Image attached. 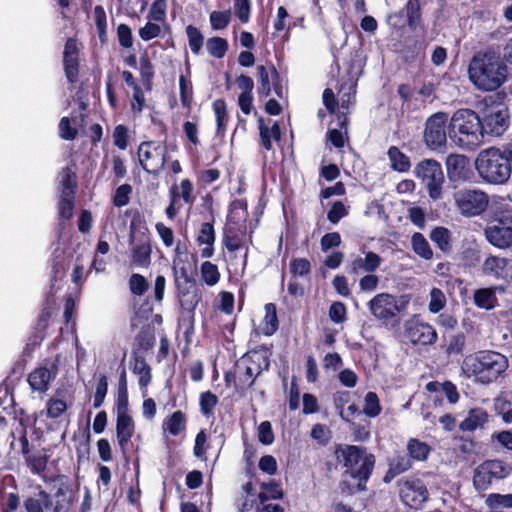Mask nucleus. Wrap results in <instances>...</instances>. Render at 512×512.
<instances>
[{"instance_id": "6ab92c4d", "label": "nucleus", "mask_w": 512, "mask_h": 512, "mask_svg": "<svg viewBox=\"0 0 512 512\" xmlns=\"http://www.w3.org/2000/svg\"><path fill=\"white\" fill-rule=\"evenodd\" d=\"M21 451L25 455V461L31 473L44 476L49 460V454L45 449L29 452V442L25 436L20 438Z\"/></svg>"}, {"instance_id": "1a4fd4ad", "label": "nucleus", "mask_w": 512, "mask_h": 512, "mask_svg": "<svg viewBox=\"0 0 512 512\" xmlns=\"http://www.w3.org/2000/svg\"><path fill=\"white\" fill-rule=\"evenodd\" d=\"M415 175L421 180L432 200L442 197V189L445 181L442 166L433 159H425L415 167Z\"/></svg>"}, {"instance_id": "603ef678", "label": "nucleus", "mask_w": 512, "mask_h": 512, "mask_svg": "<svg viewBox=\"0 0 512 512\" xmlns=\"http://www.w3.org/2000/svg\"><path fill=\"white\" fill-rule=\"evenodd\" d=\"M209 18L213 30H223L231 21V11H213Z\"/></svg>"}, {"instance_id": "864d4df0", "label": "nucleus", "mask_w": 512, "mask_h": 512, "mask_svg": "<svg viewBox=\"0 0 512 512\" xmlns=\"http://www.w3.org/2000/svg\"><path fill=\"white\" fill-rule=\"evenodd\" d=\"M412 467V460L406 455H397L390 463L389 473L398 475L408 471Z\"/></svg>"}, {"instance_id": "c03bdc74", "label": "nucleus", "mask_w": 512, "mask_h": 512, "mask_svg": "<svg viewBox=\"0 0 512 512\" xmlns=\"http://www.w3.org/2000/svg\"><path fill=\"white\" fill-rule=\"evenodd\" d=\"M412 248L413 251L420 257L429 260L433 256V252L430 248L428 241L421 233H414L412 236Z\"/></svg>"}, {"instance_id": "aec40b11", "label": "nucleus", "mask_w": 512, "mask_h": 512, "mask_svg": "<svg viewBox=\"0 0 512 512\" xmlns=\"http://www.w3.org/2000/svg\"><path fill=\"white\" fill-rule=\"evenodd\" d=\"M73 404V397L66 391L57 390L45 404V409L41 411V415H45L49 419H59Z\"/></svg>"}, {"instance_id": "de8ad7c7", "label": "nucleus", "mask_w": 512, "mask_h": 512, "mask_svg": "<svg viewBox=\"0 0 512 512\" xmlns=\"http://www.w3.org/2000/svg\"><path fill=\"white\" fill-rule=\"evenodd\" d=\"M493 479H503L511 473V467L501 460H488L484 462Z\"/></svg>"}, {"instance_id": "4c0bfd02", "label": "nucleus", "mask_w": 512, "mask_h": 512, "mask_svg": "<svg viewBox=\"0 0 512 512\" xmlns=\"http://www.w3.org/2000/svg\"><path fill=\"white\" fill-rule=\"evenodd\" d=\"M167 9V0H154L149 8L147 20H155V22L167 24Z\"/></svg>"}, {"instance_id": "7ed1b4c3", "label": "nucleus", "mask_w": 512, "mask_h": 512, "mask_svg": "<svg viewBox=\"0 0 512 512\" xmlns=\"http://www.w3.org/2000/svg\"><path fill=\"white\" fill-rule=\"evenodd\" d=\"M450 139L458 147L472 150L483 141L482 121L471 109H459L452 115L448 126Z\"/></svg>"}, {"instance_id": "09e8293b", "label": "nucleus", "mask_w": 512, "mask_h": 512, "mask_svg": "<svg viewBox=\"0 0 512 512\" xmlns=\"http://www.w3.org/2000/svg\"><path fill=\"white\" fill-rule=\"evenodd\" d=\"M213 110L216 117L217 134L223 135L227 124V109L225 101L222 99L215 100L213 102Z\"/></svg>"}, {"instance_id": "2f4dec72", "label": "nucleus", "mask_w": 512, "mask_h": 512, "mask_svg": "<svg viewBox=\"0 0 512 512\" xmlns=\"http://www.w3.org/2000/svg\"><path fill=\"white\" fill-rule=\"evenodd\" d=\"M406 449L411 460L419 462L426 461L431 452V447L427 443L416 438L408 440Z\"/></svg>"}, {"instance_id": "6e6d98bb", "label": "nucleus", "mask_w": 512, "mask_h": 512, "mask_svg": "<svg viewBox=\"0 0 512 512\" xmlns=\"http://www.w3.org/2000/svg\"><path fill=\"white\" fill-rule=\"evenodd\" d=\"M108 391V380L105 375H101L95 389L93 397V407L99 408L105 400Z\"/></svg>"}, {"instance_id": "13d9d810", "label": "nucleus", "mask_w": 512, "mask_h": 512, "mask_svg": "<svg viewBox=\"0 0 512 512\" xmlns=\"http://www.w3.org/2000/svg\"><path fill=\"white\" fill-rule=\"evenodd\" d=\"M180 100L184 107H189L193 98V88L191 82L183 75L179 78Z\"/></svg>"}, {"instance_id": "0e129e2a", "label": "nucleus", "mask_w": 512, "mask_h": 512, "mask_svg": "<svg viewBox=\"0 0 512 512\" xmlns=\"http://www.w3.org/2000/svg\"><path fill=\"white\" fill-rule=\"evenodd\" d=\"M128 128L125 125L119 124L113 131V143L121 150L128 147Z\"/></svg>"}, {"instance_id": "dca6fc26", "label": "nucleus", "mask_w": 512, "mask_h": 512, "mask_svg": "<svg viewBox=\"0 0 512 512\" xmlns=\"http://www.w3.org/2000/svg\"><path fill=\"white\" fill-rule=\"evenodd\" d=\"M131 265L147 268L151 263L152 248L149 236L146 233L136 234L131 228L130 233Z\"/></svg>"}, {"instance_id": "4be33fe9", "label": "nucleus", "mask_w": 512, "mask_h": 512, "mask_svg": "<svg viewBox=\"0 0 512 512\" xmlns=\"http://www.w3.org/2000/svg\"><path fill=\"white\" fill-rule=\"evenodd\" d=\"M63 65L68 82L75 83L78 79L79 61L76 40L69 38L63 52Z\"/></svg>"}, {"instance_id": "9b49d317", "label": "nucleus", "mask_w": 512, "mask_h": 512, "mask_svg": "<svg viewBox=\"0 0 512 512\" xmlns=\"http://www.w3.org/2000/svg\"><path fill=\"white\" fill-rule=\"evenodd\" d=\"M407 301L398 303L397 297L389 293H379L368 303V308L373 317L383 323H388L405 309Z\"/></svg>"}, {"instance_id": "72a5a7b5", "label": "nucleus", "mask_w": 512, "mask_h": 512, "mask_svg": "<svg viewBox=\"0 0 512 512\" xmlns=\"http://www.w3.org/2000/svg\"><path fill=\"white\" fill-rule=\"evenodd\" d=\"M185 425L186 419L184 413L177 410L164 420L163 430L173 436H177L185 429Z\"/></svg>"}, {"instance_id": "a18cd8bd", "label": "nucleus", "mask_w": 512, "mask_h": 512, "mask_svg": "<svg viewBox=\"0 0 512 512\" xmlns=\"http://www.w3.org/2000/svg\"><path fill=\"white\" fill-rule=\"evenodd\" d=\"M356 80L349 79L341 84L338 94L340 96L341 108L348 109L356 93Z\"/></svg>"}, {"instance_id": "8fccbe9b", "label": "nucleus", "mask_w": 512, "mask_h": 512, "mask_svg": "<svg viewBox=\"0 0 512 512\" xmlns=\"http://www.w3.org/2000/svg\"><path fill=\"white\" fill-rule=\"evenodd\" d=\"M186 34L188 37L189 47L192 53L198 55L202 49L204 42V37L202 33L197 27L193 25H188L186 27Z\"/></svg>"}, {"instance_id": "f3484780", "label": "nucleus", "mask_w": 512, "mask_h": 512, "mask_svg": "<svg viewBox=\"0 0 512 512\" xmlns=\"http://www.w3.org/2000/svg\"><path fill=\"white\" fill-rule=\"evenodd\" d=\"M58 374L57 361L46 362L35 368L28 375V383L31 389L41 394L45 393Z\"/></svg>"}, {"instance_id": "412c9836", "label": "nucleus", "mask_w": 512, "mask_h": 512, "mask_svg": "<svg viewBox=\"0 0 512 512\" xmlns=\"http://www.w3.org/2000/svg\"><path fill=\"white\" fill-rule=\"evenodd\" d=\"M447 175L450 181H469L471 169L469 159L464 155L450 154L446 158Z\"/></svg>"}, {"instance_id": "4468645a", "label": "nucleus", "mask_w": 512, "mask_h": 512, "mask_svg": "<svg viewBox=\"0 0 512 512\" xmlns=\"http://www.w3.org/2000/svg\"><path fill=\"white\" fill-rule=\"evenodd\" d=\"M447 120L448 115L444 112H437L428 118L424 139L431 149L437 150L445 146L447 141Z\"/></svg>"}, {"instance_id": "f03ea898", "label": "nucleus", "mask_w": 512, "mask_h": 512, "mask_svg": "<svg viewBox=\"0 0 512 512\" xmlns=\"http://www.w3.org/2000/svg\"><path fill=\"white\" fill-rule=\"evenodd\" d=\"M507 357L499 352L484 350L467 356L462 363V370L473 376L475 382L488 385L495 382L508 369Z\"/></svg>"}, {"instance_id": "0eeeda50", "label": "nucleus", "mask_w": 512, "mask_h": 512, "mask_svg": "<svg viewBox=\"0 0 512 512\" xmlns=\"http://www.w3.org/2000/svg\"><path fill=\"white\" fill-rule=\"evenodd\" d=\"M234 367L238 375L235 390L242 392L254 384L263 370L268 369L269 360L257 352L246 353L236 361Z\"/></svg>"}, {"instance_id": "f8f14e48", "label": "nucleus", "mask_w": 512, "mask_h": 512, "mask_svg": "<svg viewBox=\"0 0 512 512\" xmlns=\"http://www.w3.org/2000/svg\"><path fill=\"white\" fill-rule=\"evenodd\" d=\"M401 501L412 509H420L428 499V490L420 479H406L398 482Z\"/></svg>"}, {"instance_id": "423d86ee", "label": "nucleus", "mask_w": 512, "mask_h": 512, "mask_svg": "<svg viewBox=\"0 0 512 512\" xmlns=\"http://www.w3.org/2000/svg\"><path fill=\"white\" fill-rule=\"evenodd\" d=\"M338 459L342 458L346 472L359 481L358 488L364 489L365 483L369 479L375 464V458L372 454H367L364 449L357 446H346L337 451Z\"/></svg>"}, {"instance_id": "680f3d73", "label": "nucleus", "mask_w": 512, "mask_h": 512, "mask_svg": "<svg viewBox=\"0 0 512 512\" xmlns=\"http://www.w3.org/2000/svg\"><path fill=\"white\" fill-rule=\"evenodd\" d=\"M329 317L335 324H341L347 319L346 306L342 302H333L329 309Z\"/></svg>"}, {"instance_id": "473e14b6", "label": "nucleus", "mask_w": 512, "mask_h": 512, "mask_svg": "<svg viewBox=\"0 0 512 512\" xmlns=\"http://www.w3.org/2000/svg\"><path fill=\"white\" fill-rule=\"evenodd\" d=\"M387 155L390 160L391 168L394 171L401 173L409 171L411 167L410 159L398 147L391 146L388 149Z\"/></svg>"}, {"instance_id": "c756f323", "label": "nucleus", "mask_w": 512, "mask_h": 512, "mask_svg": "<svg viewBox=\"0 0 512 512\" xmlns=\"http://www.w3.org/2000/svg\"><path fill=\"white\" fill-rule=\"evenodd\" d=\"M50 505H52L51 496L44 490L26 498L23 503L25 512H44V508L49 509Z\"/></svg>"}, {"instance_id": "e433bc0d", "label": "nucleus", "mask_w": 512, "mask_h": 512, "mask_svg": "<svg viewBox=\"0 0 512 512\" xmlns=\"http://www.w3.org/2000/svg\"><path fill=\"white\" fill-rule=\"evenodd\" d=\"M60 184L62 186L61 195H74L77 185L76 174L69 167H65L59 174Z\"/></svg>"}, {"instance_id": "338daca9", "label": "nucleus", "mask_w": 512, "mask_h": 512, "mask_svg": "<svg viewBox=\"0 0 512 512\" xmlns=\"http://www.w3.org/2000/svg\"><path fill=\"white\" fill-rule=\"evenodd\" d=\"M311 271L310 262L305 258H296L290 263V272L294 276L304 277Z\"/></svg>"}, {"instance_id": "4d7b16f0", "label": "nucleus", "mask_w": 512, "mask_h": 512, "mask_svg": "<svg viewBox=\"0 0 512 512\" xmlns=\"http://www.w3.org/2000/svg\"><path fill=\"white\" fill-rule=\"evenodd\" d=\"M446 304L444 293L439 288H433L430 292L429 311L431 313H438Z\"/></svg>"}, {"instance_id": "39448f33", "label": "nucleus", "mask_w": 512, "mask_h": 512, "mask_svg": "<svg viewBox=\"0 0 512 512\" xmlns=\"http://www.w3.org/2000/svg\"><path fill=\"white\" fill-rule=\"evenodd\" d=\"M246 217V203L241 200L234 201L230 206L228 223L223 237V243L230 252H235L245 247L243 265L246 264L248 253V248L246 247Z\"/></svg>"}, {"instance_id": "b1692460", "label": "nucleus", "mask_w": 512, "mask_h": 512, "mask_svg": "<svg viewBox=\"0 0 512 512\" xmlns=\"http://www.w3.org/2000/svg\"><path fill=\"white\" fill-rule=\"evenodd\" d=\"M175 284L177 288V296L179 299L180 306L184 310H193L198 303V297L196 294L194 281H188L186 283L183 282L182 280H177Z\"/></svg>"}, {"instance_id": "e2e57ef3", "label": "nucleus", "mask_w": 512, "mask_h": 512, "mask_svg": "<svg viewBox=\"0 0 512 512\" xmlns=\"http://www.w3.org/2000/svg\"><path fill=\"white\" fill-rule=\"evenodd\" d=\"M257 436L259 442L263 445H270L274 442V433L269 421H263L260 423L257 429Z\"/></svg>"}, {"instance_id": "6e6552de", "label": "nucleus", "mask_w": 512, "mask_h": 512, "mask_svg": "<svg viewBox=\"0 0 512 512\" xmlns=\"http://www.w3.org/2000/svg\"><path fill=\"white\" fill-rule=\"evenodd\" d=\"M457 211L464 217L482 215L489 206V196L478 188H462L453 193Z\"/></svg>"}, {"instance_id": "774afa93", "label": "nucleus", "mask_w": 512, "mask_h": 512, "mask_svg": "<svg viewBox=\"0 0 512 512\" xmlns=\"http://www.w3.org/2000/svg\"><path fill=\"white\" fill-rule=\"evenodd\" d=\"M129 287L132 294L141 296L148 289V283L142 275L133 274L129 280Z\"/></svg>"}, {"instance_id": "ea45409f", "label": "nucleus", "mask_w": 512, "mask_h": 512, "mask_svg": "<svg viewBox=\"0 0 512 512\" xmlns=\"http://www.w3.org/2000/svg\"><path fill=\"white\" fill-rule=\"evenodd\" d=\"M201 279L208 286L216 285L220 280V272L217 265L210 261H205L200 267Z\"/></svg>"}, {"instance_id": "c85d7f7f", "label": "nucleus", "mask_w": 512, "mask_h": 512, "mask_svg": "<svg viewBox=\"0 0 512 512\" xmlns=\"http://www.w3.org/2000/svg\"><path fill=\"white\" fill-rule=\"evenodd\" d=\"M488 421V414L482 408L471 409L467 417L460 423L459 428L464 432H472Z\"/></svg>"}, {"instance_id": "393cba45", "label": "nucleus", "mask_w": 512, "mask_h": 512, "mask_svg": "<svg viewBox=\"0 0 512 512\" xmlns=\"http://www.w3.org/2000/svg\"><path fill=\"white\" fill-rule=\"evenodd\" d=\"M52 499V512H69L76 500V495L68 486L59 487Z\"/></svg>"}, {"instance_id": "20e7f679", "label": "nucleus", "mask_w": 512, "mask_h": 512, "mask_svg": "<svg viewBox=\"0 0 512 512\" xmlns=\"http://www.w3.org/2000/svg\"><path fill=\"white\" fill-rule=\"evenodd\" d=\"M475 169L483 182L491 185H504L512 175V168L499 147L482 150L475 159Z\"/></svg>"}, {"instance_id": "bb28decb", "label": "nucleus", "mask_w": 512, "mask_h": 512, "mask_svg": "<svg viewBox=\"0 0 512 512\" xmlns=\"http://www.w3.org/2000/svg\"><path fill=\"white\" fill-rule=\"evenodd\" d=\"M116 433L119 445L124 448L134 433V423L130 415H117Z\"/></svg>"}, {"instance_id": "052dcab7", "label": "nucleus", "mask_w": 512, "mask_h": 512, "mask_svg": "<svg viewBox=\"0 0 512 512\" xmlns=\"http://www.w3.org/2000/svg\"><path fill=\"white\" fill-rule=\"evenodd\" d=\"M59 136L63 140H74L78 135V130L71 126V120L68 117H62L60 119L59 125Z\"/></svg>"}, {"instance_id": "9d476101", "label": "nucleus", "mask_w": 512, "mask_h": 512, "mask_svg": "<svg viewBox=\"0 0 512 512\" xmlns=\"http://www.w3.org/2000/svg\"><path fill=\"white\" fill-rule=\"evenodd\" d=\"M137 154L141 167L149 174L158 175L166 163L167 147L160 141H144Z\"/></svg>"}, {"instance_id": "a211bd4d", "label": "nucleus", "mask_w": 512, "mask_h": 512, "mask_svg": "<svg viewBox=\"0 0 512 512\" xmlns=\"http://www.w3.org/2000/svg\"><path fill=\"white\" fill-rule=\"evenodd\" d=\"M481 271L483 275L494 279H512V257L490 255L483 261Z\"/></svg>"}, {"instance_id": "3c124183", "label": "nucleus", "mask_w": 512, "mask_h": 512, "mask_svg": "<svg viewBox=\"0 0 512 512\" xmlns=\"http://www.w3.org/2000/svg\"><path fill=\"white\" fill-rule=\"evenodd\" d=\"M380 412L381 406L379 404L377 394L374 392H368L364 397L363 413L370 418H374L378 416Z\"/></svg>"}, {"instance_id": "a878e982", "label": "nucleus", "mask_w": 512, "mask_h": 512, "mask_svg": "<svg viewBox=\"0 0 512 512\" xmlns=\"http://www.w3.org/2000/svg\"><path fill=\"white\" fill-rule=\"evenodd\" d=\"M503 291L502 287H487L480 288L474 291L473 301L474 304L483 310H492L498 305L496 291Z\"/></svg>"}, {"instance_id": "f257e3e1", "label": "nucleus", "mask_w": 512, "mask_h": 512, "mask_svg": "<svg viewBox=\"0 0 512 512\" xmlns=\"http://www.w3.org/2000/svg\"><path fill=\"white\" fill-rule=\"evenodd\" d=\"M468 75L477 89L495 91L507 81L508 67L499 53L478 52L469 63Z\"/></svg>"}, {"instance_id": "69168bd1", "label": "nucleus", "mask_w": 512, "mask_h": 512, "mask_svg": "<svg viewBox=\"0 0 512 512\" xmlns=\"http://www.w3.org/2000/svg\"><path fill=\"white\" fill-rule=\"evenodd\" d=\"M197 241L200 245H214L215 231L211 223L206 222L201 225Z\"/></svg>"}, {"instance_id": "5fc2aeb1", "label": "nucleus", "mask_w": 512, "mask_h": 512, "mask_svg": "<svg viewBox=\"0 0 512 512\" xmlns=\"http://www.w3.org/2000/svg\"><path fill=\"white\" fill-rule=\"evenodd\" d=\"M132 186L130 184H122L115 190L113 195V204L116 207H123L129 204Z\"/></svg>"}, {"instance_id": "37998d69", "label": "nucleus", "mask_w": 512, "mask_h": 512, "mask_svg": "<svg viewBox=\"0 0 512 512\" xmlns=\"http://www.w3.org/2000/svg\"><path fill=\"white\" fill-rule=\"evenodd\" d=\"M430 239L438 246L441 251L446 252L450 249L451 234L447 228H434L430 233Z\"/></svg>"}, {"instance_id": "58836bf2", "label": "nucleus", "mask_w": 512, "mask_h": 512, "mask_svg": "<svg viewBox=\"0 0 512 512\" xmlns=\"http://www.w3.org/2000/svg\"><path fill=\"white\" fill-rule=\"evenodd\" d=\"M493 477L490 476L484 462L480 464L474 471L473 485L477 491H485L489 488Z\"/></svg>"}, {"instance_id": "a19ab883", "label": "nucleus", "mask_w": 512, "mask_h": 512, "mask_svg": "<svg viewBox=\"0 0 512 512\" xmlns=\"http://www.w3.org/2000/svg\"><path fill=\"white\" fill-rule=\"evenodd\" d=\"M74 210V195H61L58 202V213L61 220L60 226L64 227V222L71 219Z\"/></svg>"}, {"instance_id": "5701e85b", "label": "nucleus", "mask_w": 512, "mask_h": 512, "mask_svg": "<svg viewBox=\"0 0 512 512\" xmlns=\"http://www.w3.org/2000/svg\"><path fill=\"white\" fill-rule=\"evenodd\" d=\"M483 133L493 136L502 135L508 127L507 113L503 109L492 110L488 113L483 122Z\"/></svg>"}, {"instance_id": "2eb2a0df", "label": "nucleus", "mask_w": 512, "mask_h": 512, "mask_svg": "<svg viewBox=\"0 0 512 512\" xmlns=\"http://www.w3.org/2000/svg\"><path fill=\"white\" fill-rule=\"evenodd\" d=\"M486 239L493 246L506 249L512 247V214L502 216L499 221L485 229Z\"/></svg>"}, {"instance_id": "7c9ffc66", "label": "nucleus", "mask_w": 512, "mask_h": 512, "mask_svg": "<svg viewBox=\"0 0 512 512\" xmlns=\"http://www.w3.org/2000/svg\"><path fill=\"white\" fill-rule=\"evenodd\" d=\"M259 131L262 146L270 151L272 149V140L279 141L281 138V130L279 124L274 122L271 127L265 126L262 119L259 120Z\"/></svg>"}, {"instance_id": "49530a36", "label": "nucleus", "mask_w": 512, "mask_h": 512, "mask_svg": "<svg viewBox=\"0 0 512 512\" xmlns=\"http://www.w3.org/2000/svg\"><path fill=\"white\" fill-rule=\"evenodd\" d=\"M133 373L139 376V385L145 389L151 381V369L146 361L142 358H136L133 365Z\"/></svg>"}, {"instance_id": "c9c22d12", "label": "nucleus", "mask_w": 512, "mask_h": 512, "mask_svg": "<svg viewBox=\"0 0 512 512\" xmlns=\"http://www.w3.org/2000/svg\"><path fill=\"white\" fill-rule=\"evenodd\" d=\"M168 24L155 22V20H147V23L138 31L139 37L143 41H150L162 35L165 29H168Z\"/></svg>"}, {"instance_id": "79ce46f5", "label": "nucleus", "mask_w": 512, "mask_h": 512, "mask_svg": "<svg viewBox=\"0 0 512 512\" xmlns=\"http://www.w3.org/2000/svg\"><path fill=\"white\" fill-rule=\"evenodd\" d=\"M206 49L212 57L220 59L228 50V42L221 37H211L206 41Z\"/></svg>"}, {"instance_id": "bf43d9fd", "label": "nucleus", "mask_w": 512, "mask_h": 512, "mask_svg": "<svg viewBox=\"0 0 512 512\" xmlns=\"http://www.w3.org/2000/svg\"><path fill=\"white\" fill-rule=\"evenodd\" d=\"M218 403V398L210 391L201 393L200 395V410L203 415L209 416Z\"/></svg>"}, {"instance_id": "f704fd0d", "label": "nucleus", "mask_w": 512, "mask_h": 512, "mask_svg": "<svg viewBox=\"0 0 512 512\" xmlns=\"http://www.w3.org/2000/svg\"><path fill=\"white\" fill-rule=\"evenodd\" d=\"M278 329L276 306L273 303L265 305V317L261 325L262 333L266 336L273 335Z\"/></svg>"}, {"instance_id": "ddd939ff", "label": "nucleus", "mask_w": 512, "mask_h": 512, "mask_svg": "<svg viewBox=\"0 0 512 512\" xmlns=\"http://www.w3.org/2000/svg\"><path fill=\"white\" fill-rule=\"evenodd\" d=\"M404 336L413 345H432L438 338L437 332L433 326L420 321L417 317L405 321Z\"/></svg>"}, {"instance_id": "cd10ccee", "label": "nucleus", "mask_w": 512, "mask_h": 512, "mask_svg": "<svg viewBox=\"0 0 512 512\" xmlns=\"http://www.w3.org/2000/svg\"><path fill=\"white\" fill-rule=\"evenodd\" d=\"M258 77V88L257 93L260 97H267L271 92V77H277L278 73L273 65L269 69L264 65H258L256 67Z\"/></svg>"}]
</instances>
